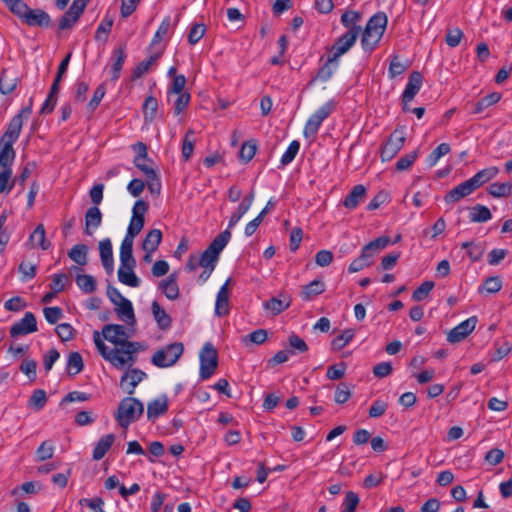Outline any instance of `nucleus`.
Wrapping results in <instances>:
<instances>
[{"label": "nucleus", "mask_w": 512, "mask_h": 512, "mask_svg": "<svg viewBox=\"0 0 512 512\" xmlns=\"http://www.w3.org/2000/svg\"><path fill=\"white\" fill-rule=\"evenodd\" d=\"M9 11L30 27L51 25L50 15L42 9H32L23 0H2Z\"/></svg>", "instance_id": "obj_1"}, {"label": "nucleus", "mask_w": 512, "mask_h": 512, "mask_svg": "<svg viewBox=\"0 0 512 512\" xmlns=\"http://www.w3.org/2000/svg\"><path fill=\"white\" fill-rule=\"evenodd\" d=\"M388 23L384 12H377L367 22L361 38L362 48L365 51H373L380 42Z\"/></svg>", "instance_id": "obj_2"}, {"label": "nucleus", "mask_w": 512, "mask_h": 512, "mask_svg": "<svg viewBox=\"0 0 512 512\" xmlns=\"http://www.w3.org/2000/svg\"><path fill=\"white\" fill-rule=\"evenodd\" d=\"M143 412L144 405L139 399L125 397L120 401L114 417L118 425L126 429L130 424L136 422Z\"/></svg>", "instance_id": "obj_3"}, {"label": "nucleus", "mask_w": 512, "mask_h": 512, "mask_svg": "<svg viewBox=\"0 0 512 512\" xmlns=\"http://www.w3.org/2000/svg\"><path fill=\"white\" fill-rule=\"evenodd\" d=\"M102 335L110 343L123 347V352H138L140 349L139 342L129 341L131 334L123 325L107 324L102 328Z\"/></svg>", "instance_id": "obj_4"}, {"label": "nucleus", "mask_w": 512, "mask_h": 512, "mask_svg": "<svg viewBox=\"0 0 512 512\" xmlns=\"http://www.w3.org/2000/svg\"><path fill=\"white\" fill-rule=\"evenodd\" d=\"M183 351L184 346L181 342L168 344L152 355L151 362L159 368L171 367L179 360Z\"/></svg>", "instance_id": "obj_5"}, {"label": "nucleus", "mask_w": 512, "mask_h": 512, "mask_svg": "<svg viewBox=\"0 0 512 512\" xmlns=\"http://www.w3.org/2000/svg\"><path fill=\"white\" fill-rule=\"evenodd\" d=\"M22 126L23 121L21 120L20 116H14L10 120L6 131L0 138V152L16 155L13 144L19 138Z\"/></svg>", "instance_id": "obj_6"}, {"label": "nucleus", "mask_w": 512, "mask_h": 512, "mask_svg": "<svg viewBox=\"0 0 512 512\" xmlns=\"http://www.w3.org/2000/svg\"><path fill=\"white\" fill-rule=\"evenodd\" d=\"M217 366L218 352L210 342H207L200 353V378L203 380L210 378Z\"/></svg>", "instance_id": "obj_7"}, {"label": "nucleus", "mask_w": 512, "mask_h": 512, "mask_svg": "<svg viewBox=\"0 0 512 512\" xmlns=\"http://www.w3.org/2000/svg\"><path fill=\"white\" fill-rule=\"evenodd\" d=\"M480 187V171L477 172L470 179L460 183L444 196L446 203H455L460 201L462 198L470 195L473 191Z\"/></svg>", "instance_id": "obj_8"}, {"label": "nucleus", "mask_w": 512, "mask_h": 512, "mask_svg": "<svg viewBox=\"0 0 512 512\" xmlns=\"http://www.w3.org/2000/svg\"><path fill=\"white\" fill-rule=\"evenodd\" d=\"M16 155L0 152V194L9 193L16 182L12 178V165Z\"/></svg>", "instance_id": "obj_9"}, {"label": "nucleus", "mask_w": 512, "mask_h": 512, "mask_svg": "<svg viewBox=\"0 0 512 512\" xmlns=\"http://www.w3.org/2000/svg\"><path fill=\"white\" fill-rule=\"evenodd\" d=\"M406 137L403 129H395L383 144L380 157L383 162L392 160L404 146Z\"/></svg>", "instance_id": "obj_10"}, {"label": "nucleus", "mask_w": 512, "mask_h": 512, "mask_svg": "<svg viewBox=\"0 0 512 512\" xmlns=\"http://www.w3.org/2000/svg\"><path fill=\"white\" fill-rule=\"evenodd\" d=\"M38 330L37 319L32 312H26L24 317L19 321L15 322L10 327V336L17 338L19 336L28 335Z\"/></svg>", "instance_id": "obj_11"}, {"label": "nucleus", "mask_w": 512, "mask_h": 512, "mask_svg": "<svg viewBox=\"0 0 512 512\" xmlns=\"http://www.w3.org/2000/svg\"><path fill=\"white\" fill-rule=\"evenodd\" d=\"M359 35H356V31H346L341 35L331 47L332 55H330V61L338 60L343 54L348 52L350 48L355 44Z\"/></svg>", "instance_id": "obj_12"}, {"label": "nucleus", "mask_w": 512, "mask_h": 512, "mask_svg": "<svg viewBox=\"0 0 512 512\" xmlns=\"http://www.w3.org/2000/svg\"><path fill=\"white\" fill-rule=\"evenodd\" d=\"M477 317L472 316L451 329L447 334V341L455 344L464 340L476 327Z\"/></svg>", "instance_id": "obj_13"}, {"label": "nucleus", "mask_w": 512, "mask_h": 512, "mask_svg": "<svg viewBox=\"0 0 512 512\" xmlns=\"http://www.w3.org/2000/svg\"><path fill=\"white\" fill-rule=\"evenodd\" d=\"M144 378H146L145 372L137 368H132L122 375L120 380V386L128 395H132L137 385Z\"/></svg>", "instance_id": "obj_14"}, {"label": "nucleus", "mask_w": 512, "mask_h": 512, "mask_svg": "<svg viewBox=\"0 0 512 512\" xmlns=\"http://www.w3.org/2000/svg\"><path fill=\"white\" fill-rule=\"evenodd\" d=\"M423 76L419 71H413L402 94L404 104L411 102L422 87Z\"/></svg>", "instance_id": "obj_15"}, {"label": "nucleus", "mask_w": 512, "mask_h": 512, "mask_svg": "<svg viewBox=\"0 0 512 512\" xmlns=\"http://www.w3.org/2000/svg\"><path fill=\"white\" fill-rule=\"evenodd\" d=\"M169 409L168 398L166 395H161L160 397L150 401L147 405V419L149 421L154 422L160 416H163L167 413Z\"/></svg>", "instance_id": "obj_16"}, {"label": "nucleus", "mask_w": 512, "mask_h": 512, "mask_svg": "<svg viewBox=\"0 0 512 512\" xmlns=\"http://www.w3.org/2000/svg\"><path fill=\"white\" fill-rule=\"evenodd\" d=\"M231 279H227V281L221 286L217 293L216 303H215V314L219 317L225 316L229 313V288L228 285Z\"/></svg>", "instance_id": "obj_17"}, {"label": "nucleus", "mask_w": 512, "mask_h": 512, "mask_svg": "<svg viewBox=\"0 0 512 512\" xmlns=\"http://www.w3.org/2000/svg\"><path fill=\"white\" fill-rule=\"evenodd\" d=\"M177 280L178 274L173 272L166 279L159 282L158 288L169 300H176L179 297V286Z\"/></svg>", "instance_id": "obj_18"}, {"label": "nucleus", "mask_w": 512, "mask_h": 512, "mask_svg": "<svg viewBox=\"0 0 512 512\" xmlns=\"http://www.w3.org/2000/svg\"><path fill=\"white\" fill-rule=\"evenodd\" d=\"M133 242L134 239L124 237L120 247V267H126L127 269L134 268L136 266V260L133 257Z\"/></svg>", "instance_id": "obj_19"}, {"label": "nucleus", "mask_w": 512, "mask_h": 512, "mask_svg": "<svg viewBox=\"0 0 512 512\" xmlns=\"http://www.w3.org/2000/svg\"><path fill=\"white\" fill-rule=\"evenodd\" d=\"M99 252L104 269L108 274H112L114 269V260L110 239L107 238L99 242Z\"/></svg>", "instance_id": "obj_20"}, {"label": "nucleus", "mask_w": 512, "mask_h": 512, "mask_svg": "<svg viewBox=\"0 0 512 512\" xmlns=\"http://www.w3.org/2000/svg\"><path fill=\"white\" fill-rule=\"evenodd\" d=\"M93 340L98 352L106 361H109L111 364L114 363V361H117L118 364L123 363L122 360L118 358V348L109 349L100 338L98 331H94Z\"/></svg>", "instance_id": "obj_21"}, {"label": "nucleus", "mask_w": 512, "mask_h": 512, "mask_svg": "<svg viewBox=\"0 0 512 512\" xmlns=\"http://www.w3.org/2000/svg\"><path fill=\"white\" fill-rule=\"evenodd\" d=\"M102 223V213L97 206L90 207L85 214L84 233L88 236L93 234V230L97 229Z\"/></svg>", "instance_id": "obj_22"}, {"label": "nucleus", "mask_w": 512, "mask_h": 512, "mask_svg": "<svg viewBox=\"0 0 512 512\" xmlns=\"http://www.w3.org/2000/svg\"><path fill=\"white\" fill-rule=\"evenodd\" d=\"M126 57V44L122 43L117 49L113 51L114 62L111 67L112 81L116 82L120 78L121 70L126 60Z\"/></svg>", "instance_id": "obj_23"}, {"label": "nucleus", "mask_w": 512, "mask_h": 512, "mask_svg": "<svg viewBox=\"0 0 512 512\" xmlns=\"http://www.w3.org/2000/svg\"><path fill=\"white\" fill-rule=\"evenodd\" d=\"M324 291L325 283L320 279H315L303 286L300 292V297L303 301H310L314 297L322 294Z\"/></svg>", "instance_id": "obj_24"}, {"label": "nucleus", "mask_w": 512, "mask_h": 512, "mask_svg": "<svg viewBox=\"0 0 512 512\" xmlns=\"http://www.w3.org/2000/svg\"><path fill=\"white\" fill-rule=\"evenodd\" d=\"M366 188L362 184H358L352 188L350 193L345 197L343 205L350 210L355 209L366 195Z\"/></svg>", "instance_id": "obj_25"}, {"label": "nucleus", "mask_w": 512, "mask_h": 512, "mask_svg": "<svg viewBox=\"0 0 512 512\" xmlns=\"http://www.w3.org/2000/svg\"><path fill=\"white\" fill-rule=\"evenodd\" d=\"M360 20L361 14L358 11L348 10L341 15V24L348 29L347 31H356V35L362 31L361 26L358 25Z\"/></svg>", "instance_id": "obj_26"}, {"label": "nucleus", "mask_w": 512, "mask_h": 512, "mask_svg": "<svg viewBox=\"0 0 512 512\" xmlns=\"http://www.w3.org/2000/svg\"><path fill=\"white\" fill-rule=\"evenodd\" d=\"M338 68V60L330 61V56L326 60L323 66H321L317 74L310 80L309 84H312L316 81L326 82L328 81Z\"/></svg>", "instance_id": "obj_27"}, {"label": "nucleus", "mask_w": 512, "mask_h": 512, "mask_svg": "<svg viewBox=\"0 0 512 512\" xmlns=\"http://www.w3.org/2000/svg\"><path fill=\"white\" fill-rule=\"evenodd\" d=\"M151 310L159 329L167 330L171 327V316L165 312V310L160 306V304L157 301L152 302Z\"/></svg>", "instance_id": "obj_28"}, {"label": "nucleus", "mask_w": 512, "mask_h": 512, "mask_svg": "<svg viewBox=\"0 0 512 512\" xmlns=\"http://www.w3.org/2000/svg\"><path fill=\"white\" fill-rule=\"evenodd\" d=\"M161 241H162L161 230L152 229L146 234V236L142 242V249L145 252H148V254H152L157 250Z\"/></svg>", "instance_id": "obj_29"}, {"label": "nucleus", "mask_w": 512, "mask_h": 512, "mask_svg": "<svg viewBox=\"0 0 512 512\" xmlns=\"http://www.w3.org/2000/svg\"><path fill=\"white\" fill-rule=\"evenodd\" d=\"M116 306H118L116 308L118 317L129 325H135L136 318L131 301L126 298L122 302L116 304Z\"/></svg>", "instance_id": "obj_30"}, {"label": "nucleus", "mask_w": 512, "mask_h": 512, "mask_svg": "<svg viewBox=\"0 0 512 512\" xmlns=\"http://www.w3.org/2000/svg\"><path fill=\"white\" fill-rule=\"evenodd\" d=\"M230 238L231 232L230 230L226 229L218 234L206 249L219 258L221 251L228 244Z\"/></svg>", "instance_id": "obj_31"}, {"label": "nucleus", "mask_w": 512, "mask_h": 512, "mask_svg": "<svg viewBox=\"0 0 512 512\" xmlns=\"http://www.w3.org/2000/svg\"><path fill=\"white\" fill-rule=\"evenodd\" d=\"M114 440V434H106L103 437H101L93 450V459L101 460L111 448Z\"/></svg>", "instance_id": "obj_32"}, {"label": "nucleus", "mask_w": 512, "mask_h": 512, "mask_svg": "<svg viewBox=\"0 0 512 512\" xmlns=\"http://www.w3.org/2000/svg\"><path fill=\"white\" fill-rule=\"evenodd\" d=\"M33 246H39L42 250H48L51 246L50 241L46 239L45 228L43 224H38L29 237Z\"/></svg>", "instance_id": "obj_33"}, {"label": "nucleus", "mask_w": 512, "mask_h": 512, "mask_svg": "<svg viewBox=\"0 0 512 512\" xmlns=\"http://www.w3.org/2000/svg\"><path fill=\"white\" fill-rule=\"evenodd\" d=\"M161 56V52L152 54L147 60L141 61L133 70L132 80H137L146 74L151 66L155 64Z\"/></svg>", "instance_id": "obj_34"}, {"label": "nucleus", "mask_w": 512, "mask_h": 512, "mask_svg": "<svg viewBox=\"0 0 512 512\" xmlns=\"http://www.w3.org/2000/svg\"><path fill=\"white\" fill-rule=\"evenodd\" d=\"M84 368L83 358L79 352H71L68 356L66 370L68 375L75 376Z\"/></svg>", "instance_id": "obj_35"}, {"label": "nucleus", "mask_w": 512, "mask_h": 512, "mask_svg": "<svg viewBox=\"0 0 512 512\" xmlns=\"http://www.w3.org/2000/svg\"><path fill=\"white\" fill-rule=\"evenodd\" d=\"M88 247L85 244H76L68 252L69 258L80 266L87 264Z\"/></svg>", "instance_id": "obj_36"}, {"label": "nucleus", "mask_w": 512, "mask_h": 512, "mask_svg": "<svg viewBox=\"0 0 512 512\" xmlns=\"http://www.w3.org/2000/svg\"><path fill=\"white\" fill-rule=\"evenodd\" d=\"M134 268L127 269L126 267H119L118 279L121 283L130 287H139L140 279L136 276L133 271Z\"/></svg>", "instance_id": "obj_37"}, {"label": "nucleus", "mask_w": 512, "mask_h": 512, "mask_svg": "<svg viewBox=\"0 0 512 512\" xmlns=\"http://www.w3.org/2000/svg\"><path fill=\"white\" fill-rule=\"evenodd\" d=\"M290 304V299L281 300L276 297H272L270 300L264 303V308L268 311H271L272 315H278L286 310Z\"/></svg>", "instance_id": "obj_38"}, {"label": "nucleus", "mask_w": 512, "mask_h": 512, "mask_svg": "<svg viewBox=\"0 0 512 512\" xmlns=\"http://www.w3.org/2000/svg\"><path fill=\"white\" fill-rule=\"evenodd\" d=\"M113 26V18L105 15L95 32V40L106 42Z\"/></svg>", "instance_id": "obj_39"}, {"label": "nucleus", "mask_w": 512, "mask_h": 512, "mask_svg": "<svg viewBox=\"0 0 512 512\" xmlns=\"http://www.w3.org/2000/svg\"><path fill=\"white\" fill-rule=\"evenodd\" d=\"M77 286L86 294L93 293L96 290V280L88 274H79L76 276Z\"/></svg>", "instance_id": "obj_40"}, {"label": "nucleus", "mask_w": 512, "mask_h": 512, "mask_svg": "<svg viewBox=\"0 0 512 512\" xmlns=\"http://www.w3.org/2000/svg\"><path fill=\"white\" fill-rule=\"evenodd\" d=\"M256 151H257V141L256 140L252 139V140L245 141L242 144L241 149L239 151V158L244 163H248L253 159V157L256 154Z\"/></svg>", "instance_id": "obj_41"}, {"label": "nucleus", "mask_w": 512, "mask_h": 512, "mask_svg": "<svg viewBox=\"0 0 512 512\" xmlns=\"http://www.w3.org/2000/svg\"><path fill=\"white\" fill-rule=\"evenodd\" d=\"M488 192L493 197H508L512 194V182L492 183L488 187Z\"/></svg>", "instance_id": "obj_42"}, {"label": "nucleus", "mask_w": 512, "mask_h": 512, "mask_svg": "<svg viewBox=\"0 0 512 512\" xmlns=\"http://www.w3.org/2000/svg\"><path fill=\"white\" fill-rule=\"evenodd\" d=\"M158 101L154 96H148L143 104V114L145 121L152 122L157 115Z\"/></svg>", "instance_id": "obj_43"}, {"label": "nucleus", "mask_w": 512, "mask_h": 512, "mask_svg": "<svg viewBox=\"0 0 512 512\" xmlns=\"http://www.w3.org/2000/svg\"><path fill=\"white\" fill-rule=\"evenodd\" d=\"M145 224V218L138 216V215H132L127 233L125 237H128L129 239H134L143 229Z\"/></svg>", "instance_id": "obj_44"}, {"label": "nucleus", "mask_w": 512, "mask_h": 512, "mask_svg": "<svg viewBox=\"0 0 512 512\" xmlns=\"http://www.w3.org/2000/svg\"><path fill=\"white\" fill-rule=\"evenodd\" d=\"M451 148L448 143L439 144L427 157V164L429 167L436 165L438 160L450 152Z\"/></svg>", "instance_id": "obj_45"}, {"label": "nucleus", "mask_w": 512, "mask_h": 512, "mask_svg": "<svg viewBox=\"0 0 512 512\" xmlns=\"http://www.w3.org/2000/svg\"><path fill=\"white\" fill-rule=\"evenodd\" d=\"M46 402H47L46 392L42 389H37L32 393V395L29 399L28 405L32 409L39 411V410L43 409Z\"/></svg>", "instance_id": "obj_46"}, {"label": "nucleus", "mask_w": 512, "mask_h": 512, "mask_svg": "<svg viewBox=\"0 0 512 512\" xmlns=\"http://www.w3.org/2000/svg\"><path fill=\"white\" fill-rule=\"evenodd\" d=\"M355 336L353 329H347L332 341V348L336 351L342 350Z\"/></svg>", "instance_id": "obj_47"}, {"label": "nucleus", "mask_w": 512, "mask_h": 512, "mask_svg": "<svg viewBox=\"0 0 512 512\" xmlns=\"http://www.w3.org/2000/svg\"><path fill=\"white\" fill-rule=\"evenodd\" d=\"M18 83L19 79L17 77L11 80H7L6 71L2 70L0 76V93H2L3 95L11 94L16 89Z\"/></svg>", "instance_id": "obj_48"}, {"label": "nucleus", "mask_w": 512, "mask_h": 512, "mask_svg": "<svg viewBox=\"0 0 512 512\" xmlns=\"http://www.w3.org/2000/svg\"><path fill=\"white\" fill-rule=\"evenodd\" d=\"M433 288V281H424L417 289L414 290L412 299L417 302L426 299Z\"/></svg>", "instance_id": "obj_49"}, {"label": "nucleus", "mask_w": 512, "mask_h": 512, "mask_svg": "<svg viewBox=\"0 0 512 512\" xmlns=\"http://www.w3.org/2000/svg\"><path fill=\"white\" fill-rule=\"evenodd\" d=\"M170 26H171V18L169 16H167L162 20L156 33L154 34L152 41H151V45H156V44L160 43L163 40V38L168 34Z\"/></svg>", "instance_id": "obj_50"}, {"label": "nucleus", "mask_w": 512, "mask_h": 512, "mask_svg": "<svg viewBox=\"0 0 512 512\" xmlns=\"http://www.w3.org/2000/svg\"><path fill=\"white\" fill-rule=\"evenodd\" d=\"M502 288V280L499 276L487 277L482 282V289L487 293L494 294L500 291Z\"/></svg>", "instance_id": "obj_51"}, {"label": "nucleus", "mask_w": 512, "mask_h": 512, "mask_svg": "<svg viewBox=\"0 0 512 512\" xmlns=\"http://www.w3.org/2000/svg\"><path fill=\"white\" fill-rule=\"evenodd\" d=\"M321 124L322 121H320L315 115L312 114L305 124L303 131L304 136L306 138H312L316 136Z\"/></svg>", "instance_id": "obj_52"}, {"label": "nucleus", "mask_w": 512, "mask_h": 512, "mask_svg": "<svg viewBox=\"0 0 512 512\" xmlns=\"http://www.w3.org/2000/svg\"><path fill=\"white\" fill-rule=\"evenodd\" d=\"M351 395L348 384L341 382L336 387L334 400L337 404H344L351 398Z\"/></svg>", "instance_id": "obj_53"}, {"label": "nucleus", "mask_w": 512, "mask_h": 512, "mask_svg": "<svg viewBox=\"0 0 512 512\" xmlns=\"http://www.w3.org/2000/svg\"><path fill=\"white\" fill-rule=\"evenodd\" d=\"M461 248L465 250V256H468L472 262L480 259V246L475 241L464 242Z\"/></svg>", "instance_id": "obj_54"}, {"label": "nucleus", "mask_w": 512, "mask_h": 512, "mask_svg": "<svg viewBox=\"0 0 512 512\" xmlns=\"http://www.w3.org/2000/svg\"><path fill=\"white\" fill-rule=\"evenodd\" d=\"M418 157V150L405 154L396 162L397 171H405L411 167Z\"/></svg>", "instance_id": "obj_55"}, {"label": "nucleus", "mask_w": 512, "mask_h": 512, "mask_svg": "<svg viewBox=\"0 0 512 512\" xmlns=\"http://www.w3.org/2000/svg\"><path fill=\"white\" fill-rule=\"evenodd\" d=\"M54 453V446L49 441H44L36 450V457L38 461H45L52 458Z\"/></svg>", "instance_id": "obj_56"}, {"label": "nucleus", "mask_w": 512, "mask_h": 512, "mask_svg": "<svg viewBox=\"0 0 512 512\" xmlns=\"http://www.w3.org/2000/svg\"><path fill=\"white\" fill-rule=\"evenodd\" d=\"M192 135H194V131L192 129H189L186 132L183 139L182 157L184 158L185 161L189 160L194 151V141L190 138Z\"/></svg>", "instance_id": "obj_57"}, {"label": "nucleus", "mask_w": 512, "mask_h": 512, "mask_svg": "<svg viewBox=\"0 0 512 512\" xmlns=\"http://www.w3.org/2000/svg\"><path fill=\"white\" fill-rule=\"evenodd\" d=\"M55 332L63 342H67L74 338L75 329L69 323H61L57 325Z\"/></svg>", "instance_id": "obj_58"}, {"label": "nucleus", "mask_w": 512, "mask_h": 512, "mask_svg": "<svg viewBox=\"0 0 512 512\" xmlns=\"http://www.w3.org/2000/svg\"><path fill=\"white\" fill-rule=\"evenodd\" d=\"M346 372V363L339 362L328 367L326 377L330 380H339L344 377Z\"/></svg>", "instance_id": "obj_59"}, {"label": "nucleus", "mask_w": 512, "mask_h": 512, "mask_svg": "<svg viewBox=\"0 0 512 512\" xmlns=\"http://www.w3.org/2000/svg\"><path fill=\"white\" fill-rule=\"evenodd\" d=\"M299 149H300V143L296 140L292 141L289 144L285 153L281 157V164L283 166H285V165H288L289 163H291L294 160V158L296 157L297 153L299 152Z\"/></svg>", "instance_id": "obj_60"}, {"label": "nucleus", "mask_w": 512, "mask_h": 512, "mask_svg": "<svg viewBox=\"0 0 512 512\" xmlns=\"http://www.w3.org/2000/svg\"><path fill=\"white\" fill-rule=\"evenodd\" d=\"M19 273L22 274V281H27L35 277L37 271V265L22 261L18 267Z\"/></svg>", "instance_id": "obj_61"}, {"label": "nucleus", "mask_w": 512, "mask_h": 512, "mask_svg": "<svg viewBox=\"0 0 512 512\" xmlns=\"http://www.w3.org/2000/svg\"><path fill=\"white\" fill-rule=\"evenodd\" d=\"M218 259L219 258L216 255L205 249L201 256L198 257V264L202 268L215 269Z\"/></svg>", "instance_id": "obj_62"}, {"label": "nucleus", "mask_w": 512, "mask_h": 512, "mask_svg": "<svg viewBox=\"0 0 512 512\" xmlns=\"http://www.w3.org/2000/svg\"><path fill=\"white\" fill-rule=\"evenodd\" d=\"M43 314L49 324H55L63 317V311L58 306L45 307Z\"/></svg>", "instance_id": "obj_63"}, {"label": "nucleus", "mask_w": 512, "mask_h": 512, "mask_svg": "<svg viewBox=\"0 0 512 512\" xmlns=\"http://www.w3.org/2000/svg\"><path fill=\"white\" fill-rule=\"evenodd\" d=\"M359 501V496L355 492H347L343 503V512H355Z\"/></svg>", "instance_id": "obj_64"}]
</instances>
